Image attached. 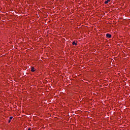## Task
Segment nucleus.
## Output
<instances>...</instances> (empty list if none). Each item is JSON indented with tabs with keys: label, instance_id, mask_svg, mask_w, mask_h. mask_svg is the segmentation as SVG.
Instances as JSON below:
<instances>
[{
	"label": "nucleus",
	"instance_id": "1",
	"mask_svg": "<svg viewBox=\"0 0 130 130\" xmlns=\"http://www.w3.org/2000/svg\"><path fill=\"white\" fill-rule=\"evenodd\" d=\"M106 37H108V38H111V35L109 34H107Z\"/></svg>",
	"mask_w": 130,
	"mask_h": 130
},
{
	"label": "nucleus",
	"instance_id": "2",
	"mask_svg": "<svg viewBox=\"0 0 130 130\" xmlns=\"http://www.w3.org/2000/svg\"><path fill=\"white\" fill-rule=\"evenodd\" d=\"M31 72H35V68L34 67L31 68Z\"/></svg>",
	"mask_w": 130,
	"mask_h": 130
},
{
	"label": "nucleus",
	"instance_id": "3",
	"mask_svg": "<svg viewBox=\"0 0 130 130\" xmlns=\"http://www.w3.org/2000/svg\"><path fill=\"white\" fill-rule=\"evenodd\" d=\"M110 1H111V0H107L105 2V4H108V3H109V2H110Z\"/></svg>",
	"mask_w": 130,
	"mask_h": 130
},
{
	"label": "nucleus",
	"instance_id": "4",
	"mask_svg": "<svg viewBox=\"0 0 130 130\" xmlns=\"http://www.w3.org/2000/svg\"><path fill=\"white\" fill-rule=\"evenodd\" d=\"M73 45H76V46H77V45H78V44L77 43H76V42H73L72 43Z\"/></svg>",
	"mask_w": 130,
	"mask_h": 130
},
{
	"label": "nucleus",
	"instance_id": "5",
	"mask_svg": "<svg viewBox=\"0 0 130 130\" xmlns=\"http://www.w3.org/2000/svg\"><path fill=\"white\" fill-rule=\"evenodd\" d=\"M9 119H10V120H12V119H13V117H10Z\"/></svg>",
	"mask_w": 130,
	"mask_h": 130
},
{
	"label": "nucleus",
	"instance_id": "6",
	"mask_svg": "<svg viewBox=\"0 0 130 130\" xmlns=\"http://www.w3.org/2000/svg\"><path fill=\"white\" fill-rule=\"evenodd\" d=\"M8 122H9V123H10V122H11V120L10 119L9 120Z\"/></svg>",
	"mask_w": 130,
	"mask_h": 130
},
{
	"label": "nucleus",
	"instance_id": "7",
	"mask_svg": "<svg viewBox=\"0 0 130 130\" xmlns=\"http://www.w3.org/2000/svg\"><path fill=\"white\" fill-rule=\"evenodd\" d=\"M28 130H31V128H29L28 129Z\"/></svg>",
	"mask_w": 130,
	"mask_h": 130
}]
</instances>
